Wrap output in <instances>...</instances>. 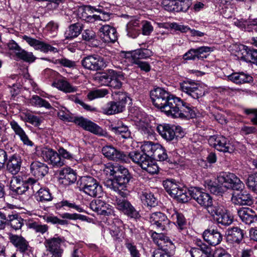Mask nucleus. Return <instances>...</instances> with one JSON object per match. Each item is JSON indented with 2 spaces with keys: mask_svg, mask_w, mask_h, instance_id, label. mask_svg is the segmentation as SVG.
<instances>
[{
  "mask_svg": "<svg viewBox=\"0 0 257 257\" xmlns=\"http://www.w3.org/2000/svg\"><path fill=\"white\" fill-rule=\"evenodd\" d=\"M150 97L154 106L168 116L182 119L196 116L194 107L163 88H154L150 92Z\"/></svg>",
  "mask_w": 257,
  "mask_h": 257,
  "instance_id": "obj_1",
  "label": "nucleus"
},
{
  "mask_svg": "<svg viewBox=\"0 0 257 257\" xmlns=\"http://www.w3.org/2000/svg\"><path fill=\"white\" fill-rule=\"evenodd\" d=\"M131 178V175L125 167L118 165L115 179H109L105 182V186L121 197H126L128 195L127 186Z\"/></svg>",
  "mask_w": 257,
  "mask_h": 257,
  "instance_id": "obj_2",
  "label": "nucleus"
},
{
  "mask_svg": "<svg viewBox=\"0 0 257 257\" xmlns=\"http://www.w3.org/2000/svg\"><path fill=\"white\" fill-rule=\"evenodd\" d=\"M124 73L109 69L96 76L95 80L102 85L107 86L114 89H119L122 86L121 81L124 79Z\"/></svg>",
  "mask_w": 257,
  "mask_h": 257,
  "instance_id": "obj_3",
  "label": "nucleus"
},
{
  "mask_svg": "<svg viewBox=\"0 0 257 257\" xmlns=\"http://www.w3.org/2000/svg\"><path fill=\"white\" fill-rule=\"evenodd\" d=\"M127 156L129 157V160L131 159L134 163L138 164L149 174H155L158 172V165L142 150V152H131Z\"/></svg>",
  "mask_w": 257,
  "mask_h": 257,
  "instance_id": "obj_4",
  "label": "nucleus"
},
{
  "mask_svg": "<svg viewBox=\"0 0 257 257\" xmlns=\"http://www.w3.org/2000/svg\"><path fill=\"white\" fill-rule=\"evenodd\" d=\"M79 190L93 197L99 196L102 191L99 182L90 176L81 177L78 181Z\"/></svg>",
  "mask_w": 257,
  "mask_h": 257,
  "instance_id": "obj_5",
  "label": "nucleus"
},
{
  "mask_svg": "<svg viewBox=\"0 0 257 257\" xmlns=\"http://www.w3.org/2000/svg\"><path fill=\"white\" fill-rule=\"evenodd\" d=\"M163 184L167 192L172 197L182 203L189 201V197L187 196L188 190L185 187H181L175 180L167 179L163 181Z\"/></svg>",
  "mask_w": 257,
  "mask_h": 257,
  "instance_id": "obj_6",
  "label": "nucleus"
},
{
  "mask_svg": "<svg viewBox=\"0 0 257 257\" xmlns=\"http://www.w3.org/2000/svg\"><path fill=\"white\" fill-rule=\"evenodd\" d=\"M127 96L125 93H118L114 100L110 101L102 108L103 113L112 115L121 112L124 109L126 103Z\"/></svg>",
  "mask_w": 257,
  "mask_h": 257,
  "instance_id": "obj_7",
  "label": "nucleus"
},
{
  "mask_svg": "<svg viewBox=\"0 0 257 257\" xmlns=\"http://www.w3.org/2000/svg\"><path fill=\"white\" fill-rule=\"evenodd\" d=\"M157 131L163 139L168 141H171L175 138H182L184 134L181 126L168 124H159Z\"/></svg>",
  "mask_w": 257,
  "mask_h": 257,
  "instance_id": "obj_8",
  "label": "nucleus"
},
{
  "mask_svg": "<svg viewBox=\"0 0 257 257\" xmlns=\"http://www.w3.org/2000/svg\"><path fill=\"white\" fill-rule=\"evenodd\" d=\"M218 183L227 189L239 191L244 187V184L235 175L230 173H221L217 177Z\"/></svg>",
  "mask_w": 257,
  "mask_h": 257,
  "instance_id": "obj_9",
  "label": "nucleus"
},
{
  "mask_svg": "<svg viewBox=\"0 0 257 257\" xmlns=\"http://www.w3.org/2000/svg\"><path fill=\"white\" fill-rule=\"evenodd\" d=\"M10 240L16 248V250L20 252L23 257H31L33 255L32 247L24 237L21 235L11 234Z\"/></svg>",
  "mask_w": 257,
  "mask_h": 257,
  "instance_id": "obj_10",
  "label": "nucleus"
},
{
  "mask_svg": "<svg viewBox=\"0 0 257 257\" xmlns=\"http://www.w3.org/2000/svg\"><path fill=\"white\" fill-rule=\"evenodd\" d=\"M81 64L85 68L92 71L101 70L107 66L104 58L98 55H89L84 57L81 61Z\"/></svg>",
  "mask_w": 257,
  "mask_h": 257,
  "instance_id": "obj_11",
  "label": "nucleus"
},
{
  "mask_svg": "<svg viewBox=\"0 0 257 257\" xmlns=\"http://www.w3.org/2000/svg\"><path fill=\"white\" fill-rule=\"evenodd\" d=\"M116 197L114 204L116 208L131 218L136 220L140 218L141 215L139 212L135 209L130 202L124 199L125 197Z\"/></svg>",
  "mask_w": 257,
  "mask_h": 257,
  "instance_id": "obj_12",
  "label": "nucleus"
},
{
  "mask_svg": "<svg viewBox=\"0 0 257 257\" xmlns=\"http://www.w3.org/2000/svg\"><path fill=\"white\" fill-rule=\"evenodd\" d=\"M180 89L195 99L204 96L205 90L198 83L192 80L184 81L180 84Z\"/></svg>",
  "mask_w": 257,
  "mask_h": 257,
  "instance_id": "obj_13",
  "label": "nucleus"
},
{
  "mask_svg": "<svg viewBox=\"0 0 257 257\" xmlns=\"http://www.w3.org/2000/svg\"><path fill=\"white\" fill-rule=\"evenodd\" d=\"M149 221L152 226L160 231H167L170 229L171 221L165 214L161 212L151 214Z\"/></svg>",
  "mask_w": 257,
  "mask_h": 257,
  "instance_id": "obj_14",
  "label": "nucleus"
},
{
  "mask_svg": "<svg viewBox=\"0 0 257 257\" xmlns=\"http://www.w3.org/2000/svg\"><path fill=\"white\" fill-rule=\"evenodd\" d=\"M72 122L74 123L83 130L89 131L94 134L99 136L104 135V132L100 126L82 116H75Z\"/></svg>",
  "mask_w": 257,
  "mask_h": 257,
  "instance_id": "obj_15",
  "label": "nucleus"
},
{
  "mask_svg": "<svg viewBox=\"0 0 257 257\" xmlns=\"http://www.w3.org/2000/svg\"><path fill=\"white\" fill-rule=\"evenodd\" d=\"M102 153L107 159L122 163L129 162V157L123 152L117 150L112 146H106L102 148Z\"/></svg>",
  "mask_w": 257,
  "mask_h": 257,
  "instance_id": "obj_16",
  "label": "nucleus"
},
{
  "mask_svg": "<svg viewBox=\"0 0 257 257\" xmlns=\"http://www.w3.org/2000/svg\"><path fill=\"white\" fill-rule=\"evenodd\" d=\"M102 153L107 159L122 163L129 162V157L123 152L117 150L112 146H106L102 148Z\"/></svg>",
  "mask_w": 257,
  "mask_h": 257,
  "instance_id": "obj_17",
  "label": "nucleus"
},
{
  "mask_svg": "<svg viewBox=\"0 0 257 257\" xmlns=\"http://www.w3.org/2000/svg\"><path fill=\"white\" fill-rule=\"evenodd\" d=\"M102 153L107 159L122 163L129 162V157L123 152L117 150L112 146H106L102 148Z\"/></svg>",
  "mask_w": 257,
  "mask_h": 257,
  "instance_id": "obj_18",
  "label": "nucleus"
},
{
  "mask_svg": "<svg viewBox=\"0 0 257 257\" xmlns=\"http://www.w3.org/2000/svg\"><path fill=\"white\" fill-rule=\"evenodd\" d=\"M209 144L217 150L230 153L233 151L232 146L228 139L222 136H212L208 139Z\"/></svg>",
  "mask_w": 257,
  "mask_h": 257,
  "instance_id": "obj_19",
  "label": "nucleus"
},
{
  "mask_svg": "<svg viewBox=\"0 0 257 257\" xmlns=\"http://www.w3.org/2000/svg\"><path fill=\"white\" fill-rule=\"evenodd\" d=\"M187 196L189 197V200L191 198H193L204 208L208 206V204H210L212 201V199L209 194L203 192L201 189L197 187L192 188L188 190Z\"/></svg>",
  "mask_w": 257,
  "mask_h": 257,
  "instance_id": "obj_20",
  "label": "nucleus"
},
{
  "mask_svg": "<svg viewBox=\"0 0 257 257\" xmlns=\"http://www.w3.org/2000/svg\"><path fill=\"white\" fill-rule=\"evenodd\" d=\"M162 4L164 9L169 12H186L190 8V0H164Z\"/></svg>",
  "mask_w": 257,
  "mask_h": 257,
  "instance_id": "obj_21",
  "label": "nucleus"
},
{
  "mask_svg": "<svg viewBox=\"0 0 257 257\" xmlns=\"http://www.w3.org/2000/svg\"><path fill=\"white\" fill-rule=\"evenodd\" d=\"M41 157L54 167H61L64 165V160L59 157L58 152L52 149L44 148L41 150Z\"/></svg>",
  "mask_w": 257,
  "mask_h": 257,
  "instance_id": "obj_22",
  "label": "nucleus"
},
{
  "mask_svg": "<svg viewBox=\"0 0 257 257\" xmlns=\"http://www.w3.org/2000/svg\"><path fill=\"white\" fill-rule=\"evenodd\" d=\"M232 201L234 204L239 205L251 206L253 203L252 196L246 190L240 189L232 194Z\"/></svg>",
  "mask_w": 257,
  "mask_h": 257,
  "instance_id": "obj_23",
  "label": "nucleus"
},
{
  "mask_svg": "<svg viewBox=\"0 0 257 257\" xmlns=\"http://www.w3.org/2000/svg\"><path fill=\"white\" fill-rule=\"evenodd\" d=\"M62 239L61 237H53L46 239L45 245L47 250L50 251L54 257H62L63 250L61 248V243Z\"/></svg>",
  "mask_w": 257,
  "mask_h": 257,
  "instance_id": "obj_24",
  "label": "nucleus"
},
{
  "mask_svg": "<svg viewBox=\"0 0 257 257\" xmlns=\"http://www.w3.org/2000/svg\"><path fill=\"white\" fill-rule=\"evenodd\" d=\"M89 206L92 210L100 215L108 216L113 212L111 206L100 199L93 200L90 202Z\"/></svg>",
  "mask_w": 257,
  "mask_h": 257,
  "instance_id": "obj_25",
  "label": "nucleus"
},
{
  "mask_svg": "<svg viewBox=\"0 0 257 257\" xmlns=\"http://www.w3.org/2000/svg\"><path fill=\"white\" fill-rule=\"evenodd\" d=\"M23 39L25 40L29 45L34 47L36 50H40L44 53H47L48 51L54 53L57 52V49L56 48L28 36H23Z\"/></svg>",
  "mask_w": 257,
  "mask_h": 257,
  "instance_id": "obj_26",
  "label": "nucleus"
},
{
  "mask_svg": "<svg viewBox=\"0 0 257 257\" xmlns=\"http://www.w3.org/2000/svg\"><path fill=\"white\" fill-rule=\"evenodd\" d=\"M22 164L21 157L18 154H14L9 157L7 160V170L11 174L16 175L20 172Z\"/></svg>",
  "mask_w": 257,
  "mask_h": 257,
  "instance_id": "obj_27",
  "label": "nucleus"
},
{
  "mask_svg": "<svg viewBox=\"0 0 257 257\" xmlns=\"http://www.w3.org/2000/svg\"><path fill=\"white\" fill-rule=\"evenodd\" d=\"M100 37L106 43H114L117 39L116 29L109 25H102L99 29Z\"/></svg>",
  "mask_w": 257,
  "mask_h": 257,
  "instance_id": "obj_28",
  "label": "nucleus"
},
{
  "mask_svg": "<svg viewBox=\"0 0 257 257\" xmlns=\"http://www.w3.org/2000/svg\"><path fill=\"white\" fill-rule=\"evenodd\" d=\"M76 174L70 168H64L60 172L59 182L60 184L68 186L76 181Z\"/></svg>",
  "mask_w": 257,
  "mask_h": 257,
  "instance_id": "obj_29",
  "label": "nucleus"
},
{
  "mask_svg": "<svg viewBox=\"0 0 257 257\" xmlns=\"http://www.w3.org/2000/svg\"><path fill=\"white\" fill-rule=\"evenodd\" d=\"M211 48L207 46H202L197 49H191L184 55L183 59L185 60H194L196 59H203L206 56L202 55L203 53L210 52Z\"/></svg>",
  "mask_w": 257,
  "mask_h": 257,
  "instance_id": "obj_30",
  "label": "nucleus"
},
{
  "mask_svg": "<svg viewBox=\"0 0 257 257\" xmlns=\"http://www.w3.org/2000/svg\"><path fill=\"white\" fill-rule=\"evenodd\" d=\"M238 55L241 59L246 62L255 64L257 58V50L251 49L244 45H241L238 52Z\"/></svg>",
  "mask_w": 257,
  "mask_h": 257,
  "instance_id": "obj_31",
  "label": "nucleus"
},
{
  "mask_svg": "<svg viewBox=\"0 0 257 257\" xmlns=\"http://www.w3.org/2000/svg\"><path fill=\"white\" fill-rule=\"evenodd\" d=\"M109 130L116 135L126 139L131 138V133L128 127L123 124L122 121H118L117 123L111 124L109 126Z\"/></svg>",
  "mask_w": 257,
  "mask_h": 257,
  "instance_id": "obj_32",
  "label": "nucleus"
},
{
  "mask_svg": "<svg viewBox=\"0 0 257 257\" xmlns=\"http://www.w3.org/2000/svg\"><path fill=\"white\" fill-rule=\"evenodd\" d=\"M237 214L242 222L250 224L257 220V216L254 211L247 207H242L237 211Z\"/></svg>",
  "mask_w": 257,
  "mask_h": 257,
  "instance_id": "obj_33",
  "label": "nucleus"
},
{
  "mask_svg": "<svg viewBox=\"0 0 257 257\" xmlns=\"http://www.w3.org/2000/svg\"><path fill=\"white\" fill-rule=\"evenodd\" d=\"M30 170L31 174L34 176L39 179L42 178L48 173L49 168L47 165L44 163L34 161L31 164Z\"/></svg>",
  "mask_w": 257,
  "mask_h": 257,
  "instance_id": "obj_34",
  "label": "nucleus"
},
{
  "mask_svg": "<svg viewBox=\"0 0 257 257\" xmlns=\"http://www.w3.org/2000/svg\"><path fill=\"white\" fill-rule=\"evenodd\" d=\"M203 237L205 241L213 246L219 244L222 239L221 234L215 229L205 230Z\"/></svg>",
  "mask_w": 257,
  "mask_h": 257,
  "instance_id": "obj_35",
  "label": "nucleus"
},
{
  "mask_svg": "<svg viewBox=\"0 0 257 257\" xmlns=\"http://www.w3.org/2000/svg\"><path fill=\"white\" fill-rule=\"evenodd\" d=\"M10 124L15 134L19 136L24 145L29 146L33 145V143L29 139L24 130L17 121L13 120L10 121Z\"/></svg>",
  "mask_w": 257,
  "mask_h": 257,
  "instance_id": "obj_36",
  "label": "nucleus"
},
{
  "mask_svg": "<svg viewBox=\"0 0 257 257\" xmlns=\"http://www.w3.org/2000/svg\"><path fill=\"white\" fill-rule=\"evenodd\" d=\"M229 80L236 83L242 84L245 83H249L252 81V77L248 74L244 72H235L227 76Z\"/></svg>",
  "mask_w": 257,
  "mask_h": 257,
  "instance_id": "obj_37",
  "label": "nucleus"
},
{
  "mask_svg": "<svg viewBox=\"0 0 257 257\" xmlns=\"http://www.w3.org/2000/svg\"><path fill=\"white\" fill-rule=\"evenodd\" d=\"M39 183L37 181L32 178H28L27 180L25 181V183L22 184L21 186L18 187L17 189H13L11 190L13 193L18 195H21L27 191L30 187L35 191V189H37V187L39 185Z\"/></svg>",
  "mask_w": 257,
  "mask_h": 257,
  "instance_id": "obj_38",
  "label": "nucleus"
},
{
  "mask_svg": "<svg viewBox=\"0 0 257 257\" xmlns=\"http://www.w3.org/2000/svg\"><path fill=\"white\" fill-rule=\"evenodd\" d=\"M243 231L238 227H234L227 230V239L231 242L239 243L243 238Z\"/></svg>",
  "mask_w": 257,
  "mask_h": 257,
  "instance_id": "obj_39",
  "label": "nucleus"
},
{
  "mask_svg": "<svg viewBox=\"0 0 257 257\" xmlns=\"http://www.w3.org/2000/svg\"><path fill=\"white\" fill-rule=\"evenodd\" d=\"M204 186L206 190L216 195H220L224 192L223 186L218 184L215 180L207 179L204 180Z\"/></svg>",
  "mask_w": 257,
  "mask_h": 257,
  "instance_id": "obj_40",
  "label": "nucleus"
},
{
  "mask_svg": "<svg viewBox=\"0 0 257 257\" xmlns=\"http://www.w3.org/2000/svg\"><path fill=\"white\" fill-rule=\"evenodd\" d=\"M171 218L180 231H185L187 229V220L184 215L177 211H173Z\"/></svg>",
  "mask_w": 257,
  "mask_h": 257,
  "instance_id": "obj_41",
  "label": "nucleus"
},
{
  "mask_svg": "<svg viewBox=\"0 0 257 257\" xmlns=\"http://www.w3.org/2000/svg\"><path fill=\"white\" fill-rule=\"evenodd\" d=\"M92 9L93 7L90 6H86L80 8L78 12L79 18L87 22L93 23L94 15L92 14Z\"/></svg>",
  "mask_w": 257,
  "mask_h": 257,
  "instance_id": "obj_42",
  "label": "nucleus"
},
{
  "mask_svg": "<svg viewBox=\"0 0 257 257\" xmlns=\"http://www.w3.org/2000/svg\"><path fill=\"white\" fill-rule=\"evenodd\" d=\"M126 30L129 37L136 38L139 35L141 30L139 21L137 20L130 21L126 25Z\"/></svg>",
  "mask_w": 257,
  "mask_h": 257,
  "instance_id": "obj_43",
  "label": "nucleus"
},
{
  "mask_svg": "<svg viewBox=\"0 0 257 257\" xmlns=\"http://www.w3.org/2000/svg\"><path fill=\"white\" fill-rule=\"evenodd\" d=\"M7 224L10 225L15 230L20 229L23 225V219L17 213H8Z\"/></svg>",
  "mask_w": 257,
  "mask_h": 257,
  "instance_id": "obj_44",
  "label": "nucleus"
},
{
  "mask_svg": "<svg viewBox=\"0 0 257 257\" xmlns=\"http://www.w3.org/2000/svg\"><path fill=\"white\" fill-rule=\"evenodd\" d=\"M82 28V25L79 23L71 25L65 33V38L72 39L77 37L81 33Z\"/></svg>",
  "mask_w": 257,
  "mask_h": 257,
  "instance_id": "obj_45",
  "label": "nucleus"
},
{
  "mask_svg": "<svg viewBox=\"0 0 257 257\" xmlns=\"http://www.w3.org/2000/svg\"><path fill=\"white\" fill-rule=\"evenodd\" d=\"M214 219L218 224L223 226H228L233 222V218L225 209Z\"/></svg>",
  "mask_w": 257,
  "mask_h": 257,
  "instance_id": "obj_46",
  "label": "nucleus"
},
{
  "mask_svg": "<svg viewBox=\"0 0 257 257\" xmlns=\"http://www.w3.org/2000/svg\"><path fill=\"white\" fill-rule=\"evenodd\" d=\"M133 63H134L138 61H141V59L150 57L152 55V52L148 49L140 48L133 51Z\"/></svg>",
  "mask_w": 257,
  "mask_h": 257,
  "instance_id": "obj_47",
  "label": "nucleus"
},
{
  "mask_svg": "<svg viewBox=\"0 0 257 257\" xmlns=\"http://www.w3.org/2000/svg\"><path fill=\"white\" fill-rule=\"evenodd\" d=\"M30 104L34 106L39 107H45L46 109H51V104L46 100L42 98L39 96L34 95L30 100Z\"/></svg>",
  "mask_w": 257,
  "mask_h": 257,
  "instance_id": "obj_48",
  "label": "nucleus"
},
{
  "mask_svg": "<svg viewBox=\"0 0 257 257\" xmlns=\"http://www.w3.org/2000/svg\"><path fill=\"white\" fill-rule=\"evenodd\" d=\"M56 86L59 90L66 93L74 92L77 89L76 87L71 85L70 83L64 79L58 80Z\"/></svg>",
  "mask_w": 257,
  "mask_h": 257,
  "instance_id": "obj_49",
  "label": "nucleus"
},
{
  "mask_svg": "<svg viewBox=\"0 0 257 257\" xmlns=\"http://www.w3.org/2000/svg\"><path fill=\"white\" fill-rule=\"evenodd\" d=\"M158 147H160V144H154L152 142H145L142 146V150L150 158H151L154 155V152H155Z\"/></svg>",
  "mask_w": 257,
  "mask_h": 257,
  "instance_id": "obj_50",
  "label": "nucleus"
},
{
  "mask_svg": "<svg viewBox=\"0 0 257 257\" xmlns=\"http://www.w3.org/2000/svg\"><path fill=\"white\" fill-rule=\"evenodd\" d=\"M208 213L215 219L223 210V207L218 203H213L212 201L210 204H208L205 208Z\"/></svg>",
  "mask_w": 257,
  "mask_h": 257,
  "instance_id": "obj_51",
  "label": "nucleus"
},
{
  "mask_svg": "<svg viewBox=\"0 0 257 257\" xmlns=\"http://www.w3.org/2000/svg\"><path fill=\"white\" fill-rule=\"evenodd\" d=\"M37 200L40 202L50 201L53 199V196L47 188H41L37 191Z\"/></svg>",
  "mask_w": 257,
  "mask_h": 257,
  "instance_id": "obj_52",
  "label": "nucleus"
},
{
  "mask_svg": "<svg viewBox=\"0 0 257 257\" xmlns=\"http://www.w3.org/2000/svg\"><path fill=\"white\" fill-rule=\"evenodd\" d=\"M161 244L158 250H161L169 255H172L174 251L175 246L172 241L167 237L163 243H160Z\"/></svg>",
  "mask_w": 257,
  "mask_h": 257,
  "instance_id": "obj_53",
  "label": "nucleus"
},
{
  "mask_svg": "<svg viewBox=\"0 0 257 257\" xmlns=\"http://www.w3.org/2000/svg\"><path fill=\"white\" fill-rule=\"evenodd\" d=\"M121 225L122 221L116 219L110 225L109 228L110 233L114 239L119 237L121 230L120 226Z\"/></svg>",
  "mask_w": 257,
  "mask_h": 257,
  "instance_id": "obj_54",
  "label": "nucleus"
},
{
  "mask_svg": "<svg viewBox=\"0 0 257 257\" xmlns=\"http://www.w3.org/2000/svg\"><path fill=\"white\" fill-rule=\"evenodd\" d=\"M16 56L18 58L27 62H33L36 59L32 52H28L22 48L17 52Z\"/></svg>",
  "mask_w": 257,
  "mask_h": 257,
  "instance_id": "obj_55",
  "label": "nucleus"
},
{
  "mask_svg": "<svg viewBox=\"0 0 257 257\" xmlns=\"http://www.w3.org/2000/svg\"><path fill=\"white\" fill-rule=\"evenodd\" d=\"M59 118L65 121L72 122L75 115L66 108L63 107L57 112Z\"/></svg>",
  "mask_w": 257,
  "mask_h": 257,
  "instance_id": "obj_56",
  "label": "nucleus"
},
{
  "mask_svg": "<svg viewBox=\"0 0 257 257\" xmlns=\"http://www.w3.org/2000/svg\"><path fill=\"white\" fill-rule=\"evenodd\" d=\"M24 120L29 122L35 126L40 125L41 121L39 117L34 115L30 112H26L24 114Z\"/></svg>",
  "mask_w": 257,
  "mask_h": 257,
  "instance_id": "obj_57",
  "label": "nucleus"
},
{
  "mask_svg": "<svg viewBox=\"0 0 257 257\" xmlns=\"http://www.w3.org/2000/svg\"><path fill=\"white\" fill-rule=\"evenodd\" d=\"M108 94V91L106 89H99L89 92L87 94V98L92 100L95 98L104 97Z\"/></svg>",
  "mask_w": 257,
  "mask_h": 257,
  "instance_id": "obj_58",
  "label": "nucleus"
},
{
  "mask_svg": "<svg viewBox=\"0 0 257 257\" xmlns=\"http://www.w3.org/2000/svg\"><path fill=\"white\" fill-rule=\"evenodd\" d=\"M83 39L86 41H92L94 43L92 44L93 47H96L98 44L95 41L96 38L95 33L91 29L85 30L82 34Z\"/></svg>",
  "mask_w": 257,
  "mask_h": 257,
  "instance_id": "obj_59",
  "label": "nucleus"
},
{
  "mask_svg": "<svg viewBox=\"0 0 257 257\" xmlns=\"http://www.w3.org/2000/svg\"><path fill=\"white\" fill-rule=\"evenodd\" d=\"M246 184L250 190L257 194V175H249L246 180Z\"/></svg>",
  "mask_w": 257,
  "mask_h": 257,
  "instance_id": "obj_60",
  "label": "nucleus"
},
{
  "mask_svg": "<svg viewBox=\"0 0 257 257\" xmlns=\"http://www.w3.org/2000/svg\"><path fill=\"white\" fill-rule=\"evenodd\" d=\"M154 154L152 158L160 161H164L168 159V156L166 152V150L160 145V147L157 148L155 152H154Z\"/></svg>",
  "mask_w": 257,
  "mask_h": 257,
  "instance_id": "obj_61",
  "label": "nucleus"
},
{
  "mask_svg": "<svg viewBox=\"0 0 257 257\" xmlns=\"http://www.w3.org/2000/svg\"><path fill=\"white\" fill-rule=\"evenodd\" d=\"M44 219L47 223H51L53 224L65 225L68 224V222L66 220L60 219L53 215L44 216Z\"/></svg>",
  "mask_w": 257,
  "mask_h": 257,
  "instance_id": "obj_62",
  "label": "nucleus"
},
{
  "mask_svg": "<svg viewBox=\"0 0 257 257\" xmlns=\"http://www.w3.org/2000/svg\"><path fill=\"white\" fill-rule=\"evenodd\" d=\"M118 165V164H112L111 163H108L105 165V167L103 170L104 172L106 175L114 176L115 177L117 171Z\"/></svg>",
  "mask_w": 257,
  "mask_h": 257,
  "instance_id": "obj_63",
  "label": "nucleus"
},
{
  "mask_svg": "<svg viewBox=\"0 0 257 257\" xmlns=\"http://www.w3.org/2000/svg\"><path fill=\"white\" fill-rule=\"evenodd\" d=\"M125 245L132 257H140V253L134 243L127 241L125 243Z\"/></svg>",
  "mask_w": 257,
  "mask_h": 257,
  "instance_id": "obj_64",
  "label": "nucleus"
}]
</instances>
